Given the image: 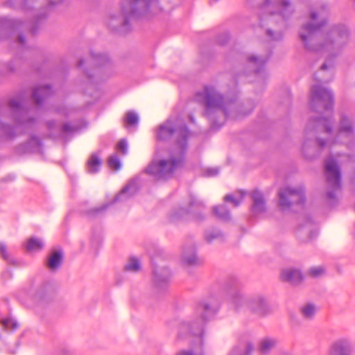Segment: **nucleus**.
I'll use <instances>...</instances> for the list:
<instances>
[{
	"label": "nucleus",
	"mask_w": 355,
	"mask_h": 355,
	"mask_svg": "<svg viewBox=\"0 0 355 355\" xmlns=\"http://www.w3.org/2000/svg\"><path fill=\"white\" fill-rule=\"evenodd\" d=\"M215 237H216V236H212L211 237H208L207 236V237H206V239L207 240L208 242H210Z\"/></svg>",
	"instance_id": "nucleus-46"
},
{
	"label": "nucleus",
	"mask_w": 355,
	"mask_h": 355,
	"mask_svg": "<svg viewBox=\"0 0 355 355\" xmlns=\"http://www.w3.org/2000/svg\"><path fill=\"white\" fill-rule=\"evenodd\" d=\"M216 313V309L207 303L200 304L195 310V315L199 318L183 322L180 327V336L186 333L193 334L201 344L205 322Z\"/></svg>",
	"instance_id": "nucleus-5"
},
{
	"label": "nucleus",
	"mask_w": 355,
	"mask_h": 355,
	"mask_svg": "<svg viewBox=\"0 0 355 355\" xmlns=\"http://www.w3.org/2000/svg\"><path fill=\"white\" fill-rule=\"evenodd\" d=\"M218 42L222 45H223L225 43V42H223L220 40H218Z\"/></svg>",
	"instance_id": "nucleus-52"
},
{
	"label": "nucleus",
	"mask_w": 355,
	"mask_h": 355,
	"mask_svg": "<svg viewBox=\"0 0 355 355\" xmlns=\"http://www.w3.org/2000/svg\"><path fill=\"white\" fill-rule=\"evenodd\" d=\"M239 194H240V198L239 199H237L234 196L232 195H230V194H228V195H226L225 197H224V200L226 201V202H230L233 204V206L236 207H238L242 202L244 196H245V192L243 191H240L239 192Z\"/></svg>",
	"instance_id": "nucleus-25"
},
{
	"label": "nucleus",
	"mask_w": 355,
	"mask_h": 355,
	"mask_svg": "<svg viewBox=\"0 0 355 355\" xmlns=\"http://www.w3.org/2000/svg\"><path fill=\"white\" fill-rule=\"evenodd\" d=\"M155 282L157 286H159L158 279L157 278L155 279Z\"/></svg>",
	"instance_id": "nucleus-51"
},
{
	"label": "nucleus",
	"mask_w": 355,
	"mask_h": 355,
	"mask_svg": "<svg viewBox=\"0 0 355 355\" xmlns=\"http://www.w3.org/2000/svg\"><path fill=\"white\" fill-rule=\"evenodd\" d=\"M325 175L329 190L327 191V197L329 199L335 198L334 191L340 189V171L338 162L330 155L324 164Z\"/></svg>",
	"instance_id": "nucleus-8"
},
{
	"label": "nucleus",
	"mask_w": 355,
	"mask_h": 355,
	"mask_svg": "<svg viewBox=\"0 0 355 355\" xmlns=\"http://www.w3.org/2000/svg\"><path fill=\"white\" fill-rule=\"evenodd\" d=\"M18 40L20 43L24 44V37L22 35L19 36Z\"/></svg>",
	"instance_id": "nucleus-44"
},
{
	"label": "nucleus",
	"mask_w": 355,
	"mask_h": 355,
	"mask_svg": "<svg viewBox=\"0 0 355 355\" xmlns=\"http://www.w3.org/2000/svg\"><path fill=\"white\" fill-rule=\"evenodd\" d=\"M249 3H259L261 0H247ZM260 21L262 26L273 23L284 24L286 17L293 12L292 6L285 0H264L260 5Z\"/></svg>",
	"instance_id": "nucleus-4"
},
{
	"label": "nucleus",
	"mask_w": 355,
	"mask_h": 355,
	"mask_svg": "<svg viewBox=\"0 0 355 355\" xmlns=\"http://www.w3.org/2000/svg\"><path fill=\"white\" fill-rule=\"evenodd\" d=\"M102 164V160L97 153L92 154L87 162V171L90 173H94L99 171Z\"/></svg>",
	"instance_id": "nucleus-16"
},
{
	"label": "nucleus",
	"mask_w": 355,
	"mask_h": 355,
	"mask_svg": "<svg viewBox=\"0 0 355 355\" xmlns=\"http://www.w3.org/2000/svg\"><path fill=\"white\" fill-rule=\"evenodd\" d=\"M275 31H272L270 28H266V33L268 36H270L272 40H277L282 38V33L279 31H277L276 33H274Z\"/></svg>",
	"instance_id": "nucleus-36"
},
{
	"label": "nucleus",
	"mask_w": 355,
	"mask_h": 355,
	"mask_svg": "<svg viewBox=\"0 0 355 355\" xmlns=\"http://www.w3.org/2000/svg\"><path fill=\"white\" fill-rule=\"evenodd\" d=\"M281 277L284 281L288 282L293 284L300 282L302 279V273L298 270L293 268L284 270Z\"/></svg>",
	"instance_id": "nucleus-13"
},
{
	"label": "nucleus",
	"mask_w": 355,
	"mask_h": 355,
	"mask_svg": "<svg viewBox=\"0 0 355 355\" xmlns=\"http://www.w3.org/2000/svg\"><path fill=\"white\" fill-rule=\"evenodd\" d=\"M267 58H263L262 57H255L254 55L250 56L248 58L249 64L252 67L254 68V71L256 73L259 74L263 69L264 64L266 63Z\"/></svg>",
	"instance_id": "nucleus-17"
},
{
	"label": "nucleus",
	"mask_w": 355,
	"mask_h": 355,
	"mask_svg": "<svg viewBox=\"0 0 355 355\" xmlns=\"http://www.w3.org/2000/svg\"><path fill=\"white\" fill-rule=\"evenodd\" d=\"M174 134L178 137V145L180 148V156L172 155L169 159H158V155L148 166L146 172L157 180L170 178L173 173L182 163V155L187 147V139L190 131L185 125H181L178 119L169 118L165 123L160 125L156 132V138L160 141L170 139Z\"/></svg>",
	"instance_id": "nucleus-1"
},
{
	"label": "nucleus",
	"mask_w": 355,
	"mask_h": 355,
	"mask_svg": "<svg viewBox=\"0 0 355 355\" xmlns=\"http://www.w3.org/2000/svg\"><path fill=\"white\" fill-rule=\"evenodd\" d=\"M252 350H253L252 345L251 344H248L246 345V352L244 355H249Z\"/></svg>",
	"instance_id": "nucleus-42"
},
{
	"label": "nucleus",
	"mask_w": 355,
	"mask_h": 355,
	"mask_svg": "<svg viewBox=\"0 0 355 355\" xmlns=\"http://www.w3.org/2000/svg\"><path fill=\"white\" fill-rule=\"evenodd\" d=\"M354 139V128L351 121L346 115L343 114L340 125L336 134L337 142L349 145Z\"/></svg>",
	"instance_id": "nucleus-10"
},
{
	"label": "nucleus",
	"mask_w": 355,
	"mask_h": 355,
	"mask_svg": "<svg viewBox=\"0 0 355 355\" xmlns=\"http://www.w3.org/2000/svg\"><path fill=\"white\" fill-rule=\"evenodd\" d=\"M317 143H318V146L320 147H321L322 148H323L324 147L331 146V142L324 141V140H322V139H321L320 138L317 139Z\"/></svg>",
	"instance_id": "nucleus-39"
},
{
	"label": "nucleus",
	"mask_w": 355,
	"mask_h": 355,
	"mask_svg": "<svg viewBox=\"0 0 355 355\" xmlns=\"http://www.w3.org/2000/svg\"><path fill=\"white\" fill-rule=\"evenodd\" d=\"M39 147L40 146V141L38 138L33 137L28 144L21 145L18 147L17 151L20 154L33 152V146Z\"/></svg>",
	"instance_id": "nucleus-19"
},
{
	"label": "nucleus",
	"mask_w": 355,
	"mask_h": 355,
	"mask_svg": "<svg viewBox=\"0 0 355 355\" xmlns=\"http://www.w3.org/2000/svg\"><path fill=\"white\" fill-rule=\"evenodd\" d=\"M316 233H317V232H316V231H315V232H314V233H313V235H310V236H309L308 240L311 239H312V238H313V237L316 234ZM307 241V239H304V241Z\"/></svg>",
	"instance_id": "nucleus-45"
},
{
	"label": "nucleus",
	"mask_w": 355,
	"mask_h": 355,
	"mask_svg": "<svg viewBox=\"0 0 355 355\" xmlns=\"http://www.w3.org/2000/svg\"><path fill=\"white\" fill-rule=\"evenodd\" d=\"M79 64V67H82V66L83 65V60H80V61L79 62V64Z\"/></svg>",
	"instance_id": "nucleus-50"
},
{
	"label": "nucleus",
	"mask_w": 355,
	"mask_h": 355,
	"mask_svg": "<svg viewBox=\"0 0 355 355\" xmlns=\"http://www.w3.org/2000/svg\"><path fill=\"white\" fill-rule=\"evenodd\" d=\"M316 309L314 305L311 304H308L303 306L301 309V312L302 315L305 318H311L314 314L315 313Z\"/></svg>",
	"instance_id": "nucleus-26"
},
{
	"label": "nucleus",
	"mask_w": 355,
	"mask_h": 355,
	"mask_svg": "<svg viewBox=\"0 0 355 355\" xmlns=\"http://www.w3.org/2000/svg\"><path fill=\"white\" fill-rule=\"evenodd\" d=\"M326 69H327V64H323L321 67V69L322 70H325Z\"/></svg>",
	"instance_id": "nucleus-47"
},
{
	"label": "nucleus",
	"mask_w": 355,
	"mask_h": 355,
	"mask_svg": "<svg viewBox=\"0 0 355 355\" xmlns=\"http://www.w3.org/2000/svg\"><path fill=\"white\" fill-rule=\"evenodd\" d=\"M2 326L6 329L15 330V329L17 328L18 324L12 319L6 318L2 320Z\"/></svg>",
	"instance_id": "nucleus-32"
},
{
	"label": "nucleus",
	"mask_w": 355,
	"mask_h": 355,
	"mask_svg": "<svg viewBox=\"0 0 355 355\" xmlns=\"http://www.w3.org/2000/svg\"><path fill=\"white\" fill-rule=\"evenodd\" d=\"M62 129H63V130H67V124H63L62 125Z\"/></svg>",
	"instance_id": "nucleus-49"
},
{
	"label": "nucleus",
	"mask_w": 355,
	"mask_h": 355,
	"mask_svg": "<svg viewBox=\"0 0 355 355\" xmlns=\"http://www.w3.org/2000/svg\"><path fill=\"white\" fill-rule=\"evenodd\" d=\"M327 15V11L325 8H322L319 12H311V21L313 22L318 19H320V23L318 24L309 23L302 27V31L300 32V36L306 49L315 51L321 50L331 51L333 49H340L347 42L349 36L348 31L345 26H339L334 28L331 31L329 37L324 44L313 46L310 44V42L315 41V35L324 25V19Z\"/></svg>",
	"instance_id": "nucleus-2"
},
{
	"label": "nucleus",
	"mask_w": 355,
	"mask_h": 355,
	"mask_svg": "<svg viewBox=\"0 0 355 355\" xmlns=\"http://www.w3.org/2000/svg\"><path fill=\"white\" fill-rule=\"evenodd\" d=\"M10 71H13V70H14V69H12V67H10Z\"/></svg>",
	"instance_id": "nucleus-55"
},
{
	"label": "nucleus",
	"mask_w": 355,
	"mask_h": 355,
	"mask_svg": "<svg viewBox=\"0 0 355 355\" xmlns=\"http://www.w3.org/2000/svg\"><path fill=\"white\" fill-rule=\"evenodd\" d=\"M207 173L209 175L214 176L218 173V170L217 168H210L207 170Z\"/></svg>",
	"instance_id": "nucleus-41"
},
{
	"label": "nucleus",
	"mask_w": 355,
	"mask_h": 355,
	"mask_svg": "<svg viewBox=\"0 0 355 355\" xmlns=\"http://www.w3.org/2000/svg\"><path fill=\"white\" fill-rule=\"evenodd\" d=\"M44 243L42 241L38 238H31L28 239L26 249L28 251H37L43 248Z\"/></svg>",
	"instance_id": "nucleus-22"
},
{
	"label": "nucleus",
	"mask_w": 355,
	"mask_h": 355,
	"mask_svg": "<svg viewBox=\"0 0 355 355\" xmlns=\"http://www.w3.org/2000/svg\"><path fill=\"white\" fill-rule=\"evenodd\" d=\"M0 254L3 259L7 261H10V257L7 250V247L6 244L3 242H0Z\"/></svg>",
	"instance_id": "nucleus-34"
},
{
	"label": "nucleus",
	"mask_w": 355,
	"mask_h": 355,
	"mask_svg": "<svg viewBox=\"0 0 355 355\" xmlns=\"http://www.w3.org/2000/svg\"><path fill=\"white\" fill-rule=\"evenodd\" d=\"M223 37L225 38V41L228 39V35L227 34H224Z\"/></svg>",
	"instance_id": "nucleus-48"
},
{
	"label": "nucleus",
	"mask_w": 355,
	"mask_h": 355,
	"mask_svg": "<svg viewBox=\"0 0 355 355\" xmlns=\"http://www.w3.org/2000/svg\"><path fill=\"white\" fill-rule=\"evenodd\" d=\"M248 309L252 311L262 315L266 312V303L262 298H257L246 302Z\"/></svg>",
	"instance_id": "nucleus-14"
},
{
	"label": "nucleus",
	"mask_w": 355,
	"mask_h": 355,
	"mask_svg": "<svg viewBox=\"0 0 355 355\" xmlns=\"http://www.w3.org/2000/svg\"><path fill=\"white\" fill-rule=\"evenodd\" d=\"M156 1L154 0H131L123 5L122 8L123 15V24L128 20L140 17H148L150 14L157 10Z\"/></svg>",
	"instance_id": "nucleus-7"
},
{
	"label": "nucleus",
	"mask_w": 355,
	"mask_h": 355,
	"mask_svg": "<svg viewBox=\"0 0 355 355\" xmlns=\"http://www.w3.org/2000/svg\"><path fill=\"white\" fill-rule=\"evenodd\" d=\"M62 255V252L60 251L55 250L52 252L49 257L47 263V266L50 270H55L60 266Z\"/></svg>",
	"instance_id": "nucleus-18"
},
{
	"label": "nucleus",
	"mask_w": 355,
	"mask_h": 355,
	"mask_svg": "<svg viewBox=\"0 0 355 355\" xmlns=\"http://www.w3.org/2000/svg\"><path fill=\"white\" fill-rule=\"evenodd\" d=\"M1 277L5 280L9 279L12 277V273L10 270H6L2 273Z\"/></svg>",
	"instance_id": "nucleus-40"
},
{
	"label": "nucleus",
	"mask_w": 355,
	"mask_h": 355,
	"mask_svg": "<svg viewBox=\"0 0 355 355\" xmlns=\"http://www.w3.org/2000/svg\"><path fill=\"white\" fill-rule=\"evenodd\" d=\"M279 205L284 209H288L294 204L304 203L305 200L304 189L286 187L279 193Z\"/></svg>",
	"instance_id": "nucleus-9"
},
{
	"label": "nucleus",
	"mask_w": 355,
	"mask_h": 355,
	"mask_svg": "<svg viewBox=\"0 0 355 355\" xmlns=\"http://www.w3.org/2000/svg\"><path fill=\"white\" fill-rule=\"evenodd\" d=\"M196 99L205 105L206 107L205 114L209 120H212L211 116L212 111L220 112L225 117L228 114L223 96L213 87H205L202 92L197 93Z\"/></svg>",
	"instance_id": "nucleus-6"
},
{
	"label": "nucleus",
	"mask_w": 355,
	"mask_h": 355,
	"mask_svg": "<svg viewBox=\"0 0 355 355\" xmlns=\"http://www.w3.org/2000/svg\"><path fill=\"white\" fill-rule=\"evenodd\" d=\"M309 231H310V230L309 228L304 227V228L302 229L301 230H299L298 236H300L302 234L306 233V232H308Z\"/></svg>",
	"instance_id": "nucleus-43"
},
{
	"label": "nucleus",
	"mask_w": 355,
	"mask_h": 355,
	"mask_svg": "<svg viewBox=\"0 0 355 355\" xmlns=\"http://www.w3.org/2000/svg\"><path fill=\"white\" fill-rule=\"evenodd\" d=\"M116 149L125 155L128 152V144L125 140H121L116 145Z\"/></svg>",
	"instance_id": "nucleus-37"
},
{
	"label": "nucleus",
	"mask_w": 355,
	"mask_h": 355,
	"mask_svg": "<svg viewBox=\"0 0 355 355\" xmlns=\"http://www.w3.org/2000/svg\"><path fill=\"white\" fill-rule=\"evenodd\" d=\"M92 62L97 65H102L108 62V57L105 54L92 53Z\"/></svg>",
	"instance_id": "nucleus-27"
},
{
	"label": "nucleus",
	"mask_w": 355,
	"mask_h": 355,
	"mask_svg": "<svg viewBox=\"0 0 355 355\" xmlns=\"http://www.w3.org/2000/svg\"><path fill=\"white\" fill-rule=\"evenodd\" d=\"M214 212L215 215L221 220H228L230 218V211L225 205L214 207Z\"/></svg>",
	"instance_id": "nucleus-23"
},
{
	"label": "nucleus",
	"mask_w": 355,
	"mask_h": 355,
	"mask_svg": "<svg viewBox=\"0 0 355 355\" xmlns=\"http://www.w3.org/2000/svg\"><path fill=\"white\" fill-rule=\"evenodd\" d=\"M139 123V116L133 111H128L124 118V125L126 128L130 126H137Z\"/></svg>",
	"instance_id": "nucleus-20"
},
{
	"label": "nucleus",
	"mask_w": 355,
	"mask_h": 355,
	"mask_svg": "<svg viewBox=\"0 0 355 355\" xmlns=\"http://www.w3.org/2000/svg\"><path fill=\"white\" fill-rule=\"evenodd\" d=\"M125 269L132 272L139 271L140 269L139 261L135 258L130 259L128 263L125 266Z\"/></svg>",
	"instance_id": "nucleus-29"
},
{
	"label": "nucleus",
	"mask_w": 355,
	"mask_h": 355,
	"mask_svg": "<svg viewBox=\"0 0 355 355\" xmlns=\"http://www.w3.org/2000/svg\"><path fill=\"white\" fill-rule=\"evenodd\" d=\"M86 126V123L83 120H78L74 122L68 123V137L71 134L80 132Z\"/></svg>",
	"instance_id": "nucleus-21"
},
{
	"label": "nucleus",
	"mask_w": 355,
	"mask_h": 355,
	"mask_svg": "<svg viewBox=\"0 0 355 355\" xmlns=\"http://www.w3.org/2000/svg\"><path fill=\"white\" fill-rule=\"evenodd\" d=\"M231 302L234 306L235 309H238L241 304L245 302V300L240 293H237L232 296Z\"/></svg>",
	"instance_id": "nucleus-33"
},
{
	"label": "nucleus",
	"mask_w": 355,
	"mask_h": 355,
	"mask_svg": "<svg viewBox=\"0 0 355 355\" xmlns=\"http://www.w3.org/2000/svg\"><path fill=\"white\" fill-rule=\"evenodd\" d=\"M183 259L188 265H196L200 263L198 258L194 252L188 255L186 252H184Z\"/></svg>",
	"instance_id": "nucleus-30"
},
{
	"label": "nucleus",
	"mask_w": 355,
	"mask_h": 355,
	"mask_svg": "<svg viewBox=\"0 0 355 355\" xmlns=\"http://www.w3.org/2000/svg\"><path fill=\"white\" fill-rule=\"evenodd\" d=\"M333 106L334 96L331 92L319 83L313 85L311 88L310 107L312 111L320 113L322 116L317 119H311L310 125H313L316 131H323L331 135V121L324 115L332 113Z\"/></svg>",
	"instance_id": "nucleus-3"
},
{
	"label": "nucleus",
	"mask_w": 355,
	"mask_h": 355,
	"mask_svg": "<svg viewBox=\"0 0 355 355\" xmlns=\"http://www.w3.org/2000/svg\"><path fill=\"white\" fill-rule=\"evenodd\" d=\"M51 90L49 86H42L36 87L32 94L33 101L37 104H41L43 100L51 94Z\"/></svg>",
	"instance_id": "nucleus-15"
},
{
	"label": "nucleus",
	"mask_w": 355,
	"mask_h": 355,
	"mask_svg": "<svg viewBox=\"0 0 355 355\" xmlns=\"http://www.w3.org/2000/svg\"><path fill=\"white\" fill-rule=\"evenodd\" d=\"M275 340L267 338L262 340L260 345V351L263 354H267L275 346Z\"/></svg>",
	"instance_id": "nucleus-24"
},
{
	"label": "nucleus",
	"mask_w": 355,
	"mask_h": 355,
	"mask_svg": "<svg viewBox=\"0 0 355 355\" xmlns=\"http://www.w3.org/2000/svg\"><path fill=\"white\" fill-rule=\"evenodd\" d=\"M190 120L191 122H194V119H193V116H190Z\"/></svg>",
	"instance_id": "nucleus-53"
},
{
	"label": "nucleus",
	"mask_w": 355,
	"mask_h": 355,
	"mask_svg": "<svg viewBox=\"0 0 355 355\" xmlns=\"http://www.w3.org/2000/svg\"><path fill=\"white\" fill-rule=\"evenodd\" d=\"M108 166L114 170H119L121 168L119 158L116 154L111 155L107 161Z\"/></svg>",
	"instance_id": "nucleus-28"
},
{
	"label": "nucleus",
	"mask_w": 355,
	"mask_h": 355,
	"mask_svg": "<svg viewBox=\"0 0 355 355\" xmlns=\"http://www.w3.org/2000/svg\"><path fill=\"white\" fill-rule=\"evenodd\" d=\"M252 198L253 200L252 212L254 214H257L265 211V201L262 193L259 191H254L252 193Z\"/></svg>",
	"instance_id": "nucleus-12"
},
{
	"label": "nucleus",
	"mask_w": 355,
	"mask_h": 355,
	"mask_svg": "<svg viewBox=\"0 0 355 355\" xmlns=\"http://www.w3.org/2000/svg\"><path fill=\"white\" fill-rule=\"evenodd\" d=\"M163 282H164V284H166V279H164L163 280Z\"/></svg>",
	"instance_id": "nucleus-54"
},
{
	"label": "nucleus",
	"mask_w": 355,
	"mask_h": 355,
	"mask_svg": "<svg viewBox=\"0 0 355 355\" xmlns=\"http://www.w3.org/2000/svg\"><path fill=\"white\" fill-rule=\"evenodd\" d=\"M186 214H187V211L184 209H181L179 211L173 213L171 216V218L173 221H177L183 218L184 216Z\"/></svg>",
	"instance_id": "nucleus-35"
},
{
	"label": "nucleus",
	"mask_w": 355,
	"mask_h": 355,
	"mask_svg": "<svg viewBox=\"0 0 355 355\" xmlns=\"http://www.w3.org/2000/svg\"><path fill=\"white\" fill-rule=\"evenodd\" d=\"M309 274L314 278L320 277L324 274V268L322 266L312 267L309 269Z\"/></svg>",
	"instance_id": "nucleus-31"
},
{
	"label": "nucleus",
	"mask_w": 355,
	"mask_h": 355,
	"mask_svg": "<svg viewBox=\"0 0 355 355\" xmlns=\"http://www.w3.org/2000/svg\"><path fill=\"white\" fill-rule=\"evenodd\" d=\"M132 186L128 185L126 187H125L121 193L115 198L114 202H117L120 199H121L130 189Z\"/></svg>",
	"instance_id": "nucleus-38"
},
{
	"label": "nucleus",
	"mask_w": 355,
	"mask_h": 355,
	"mask_svg": "<svg viewBox=\"0 0 355 355\" xmlns=\"http://www.w3.org/2000/svg\"><path fill=\"white\" fill-rule=\"evenodd\" d=\"M352 351V345L348 340H339L331 346L329 355H351Z\"/></svg>",
	"instance_id": "nucleus-11"
}]
</instances>
